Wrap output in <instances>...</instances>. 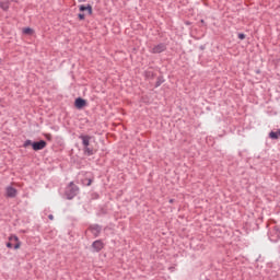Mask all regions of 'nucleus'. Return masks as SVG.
<instances>
[{
	"instance_id": "obj_1",
	"label": "nucleus",
	"mask_w": 280,
	"mask_h": 280,
	"mask_svg": "<svg viewBox=\"0 0 280 280\" xmlns=\"http://www.w3.org/2000/svg\"><path fill=\"white\" fill-rule=\"evenodd\" d=\"M79 139H81L82 141L84 154H86L88 156H93L95 152L93 151V149L89 148V145H91V136L81 135L79 136Z\"/></svg>"
},
{
	"instance_id": "obj_2",
	"label": "nucleus",
	"mask_w": 280,
	"mask_h": 280,
	"mask_svg": "<svg viewBox=\"0 0 280 280\" xmlns=\"http://www.w3.org/2000/svg\"><path fill=\"white\" fill-rule=\"evenodd\" d=\"M80 192V187L75 185L73 182H70L69 185L66 187V197L68 200H73L75 196Z\"/></svg>"
},
{
	"instance_id": "obj_3",
	"label": "nucleus",
	"mask_w": 280,
	"mask_h": 280,
	"mask_svg": "<svg viewBox=\"0 0 280 280\" xmlns=\"http://www.w3.org/2000/svg\"><path fill=\"white\" fill-rule=\"evenodd\" d=\"M45 148H47V141H45V140H39V141L33 142V150L35 152H38L39 150H45Z\"/></svg>"
},
{
	"instance_id": "obj_4",
	"label": "nucleus",
	"mask_w": 280,
	"mask_h": 280,
	"mask_svg": "<svg viewBox=\"0 0 280 280\" xmlns=\"http://www.w3.org/2000/svg\"><path fill=\"white\" fill-rule=\"evenodd\" d=\"M92 248L94 253H100L104 248V242L102 240H96L92 243Z\"/></svg>"
},
{
	"instance_id": "obj_5",
	"label": "nucleus",
	"mask_w": 280,
	"mask_h": 280,
	"mask_svg": "<svg viewBox=\"0 0 280 280\" xmlns=\"http://www.w3.org/2000/svg\"><path fill=\"white\" fill-rule=\"evenodd\" d=\"M165 49H167V46L164 43L158 44L156 46H154L151 50V52L153 54H163V51H165Z\"/></svg>"
},
{
	"instance_id": "obj_6",
	"label": "nucleus",
	"mask_w": 280,
	"mask_h": 280,
	"mask_svg": "<svg viewBox=\"0 0 280 280\" xmlns=\"http://www.w3.org/2000/svg\"><path fill=\"white\" fill-rule=\"evenodd\" d=\"M89 231L94 235V237H100V233H102V226L94 224L89 226Z\"/></svg>"
},
{
	"instance_id": "obj_7",
	"label": "nucleus",
	"mask_w": 280,
	"mask_h": 280,
	"mask_svg": "<svg viewBox=\"0 0 280 280\" xmlns=\"http://www.w3.org/2000/svg\"><path fill=\"white\" fill-rule=\"evenodd\" d=\"M7 191V198H16V194H19V190L12 186H8L5 188Z\"/></svg>"
},
{
	"instance_id": "obj_8",
	"label": "nucleus",
	"mask_w": 280,
	"mask_h": 280,
	"mask_svg": "<svg viewBox=\"0 0 280 280\" xmlns=\"http://www.w3.org/2000/svg\"><path fill=\"white\" fill-rule=\"evenodd\" d=\"M74 106L75 108H78L79 110L84 108V106H86V100L82 98V97H78L74 101Z\"/></svg>"
},
{
	"instance_id": "obj_9",
	"label": "nucleus",
	"mask_w": 280,
	"mask_h": 280,
	"mask_svg": "<svg viewBox=\"0 0 280 280\" xmlns=\"http://www.w3.org/2000/svg\"><path fill=\"white\" fill-rule=\"evenodd\" d=\"M271 240H273V242H277V240H280V228L279 226H275L273 230L271 231Z\"/></svg>"
},
{
	"instance_id": "obj_10",
	"label": "nucleus",
	"mask_w": 280,
	"mask_h": 280,
	"mask_svg": "<svg viewBox=\"0 0 280 280\" xmlns=\"http://www.w3.org/2000/svg\"><path fill=\"white\" fill-rule=\"evenodd\" d=\"M80 12H85V10L89 12V14H93V7L91 4L84 5L81 4L79 7Z\"/></svg>"
},
{
	"instance_id": "obj_11",
	"label": "nucleus",
	"mask_w": 280,
	"mask_h": 280,
	"mask_svg": "<svg viewBox=\"0 0 280 280\" xmlns=\"http://www.w3.org/2000/svg\"><path fill=\"white\" fill-rule=\"evenodd\" d=\"M144 77L147 80H154V78H156V73L152 70H147L144 71Z\"/></svg>"
},
{
	"instance_id": "obj_12",
	"label": "nucleus",
	"mask_w": 280,
	"mask_h": 280,
	"mask_svg": "<svg viewBox=\"0 0 280 280\" xmlns=\"http://www.w3.org/2000/svg\"><path fill=\"white\" fill-rule=\"evenodd\" d=\"M23 34H26L27 36H32V34H34V28L25 27L23 28Z\"/></svg>"
},
{
	"instance_id": "obj_13",
	"label": "nucleus",
	"mask_w": 280,
	"mask_h": 280,
	"mask_svg": "<svg viewBox=\"0 0 280 280\" xmlns=\"http://www.w3.org/2000/svg\"><path fill=\"white\" fill-rule=\"evenodd\" d=\"M0 8L4 11L8 12L10 10V4L8 2H1Z\"/></svg>"
},
{
	"instance_id": "obj_14",
	"label": "nucleus",
	"mask_w": 280,
	"mask_h": 280,
	"mask_svg": "<svg viewBox=\"0 0 280 280\" xmlns=\"http://www.w3.org/2000/svg\"><path fill=\"white\" fill-rule=\"evenodd\" d=\"M163 82H165V79H163V77H158V80L155 82V89H159V86H161Z\"/></svg>"
},
{
	"instance_id": "obj_15",
	"label": "nucleus",
	"mask_w": 280,
	"mask_h": 280,
	"mask_svg": "<svg viewBox=\"0 0 280 280\" xmlns=\"http://www.w3.org/2000/svg\"><path fill=\"white\" fill-rule=\"evenodd\" d=\"M34 142L32 140H26L24 141L23 143V148H28V145H32L33 147Z\"/></svg>"
},
{
	"instance_id": "obj_16",
	"label": "nucleus",
	"mask_w": 280,
	"mask_h": 280,
	"mask_svg": "<svg viewBox=\"0 0 280 280\" xmlns=\"http://www.w3.org/2000/svg\"><path fill=\"white\" fill-rule=\"evenodd\" d=\"M78 19H79V21H84V19H85L84 13H79Z\"/></svg>"
},
{
	"instance_id": "obj_17",
	"label": "nucleus",
	"mask_w": 280,
	"mask_h": 280,
	"mask_svg": "<svg viewBox=\"0 0 280 280\" xmlns=\"http://www.w3.org/2000/svg\"><path fill=\"white\" fill-rule=\"evenodd\" d=\"M238 38H240V40H244V38H246V34L240 33Z\"/></svg>"
},
{
	"instance_id": "obj_18",
	"label": "nucleus",
	"mask_w": 280,
	"mask_h": 280,
	"mask_svg": "<svg viewBox=\"0 0 280 280\" xmlns=\"http://www.w3.org/2000/svg\"><path fill=\"white\" fill-rule=\"evenodd\" d=\"M7 248H14V245H12V243L8 242L7 243Z\"/></svg>"
},
{
	"instance_id": "obj_19",
	"label": "nucleus",
	"mask_w": 280,
	"mask_h": 280,
	"mask_svg": "<svg viewBox=\"0 0 280 280\" xmlns=\"http://www.w3.org/2000/svg\"><path fill=\"white\" fill-rule=\"evenodd\" d=\"M93 183V179H88V184H86V186L88 187H91V184Z\"/></svg>"
},
{
	"instance_id": "obj_20",
	"label": "nucleus",
	"mask_w": 280,
	"mask_h": 280,
	"mask_svg": "<svg viewBox=\"0 0 280 280\" xmlns=\"http://www.w3.org/2000/svg\"><path fill=\"white\" fill-rule=\"evenodd\" d=\"M14 248H15V250H16L18 248H21V243H16V244L14 245Z\"/></svg>"
},
{
	"instance_id": "obj_21",
	"label": "nucleus",
	"mask_w": 280,
	"mask_h": 280,
	"mask_svg": "<svg viewBox=\"0 0 280 280\" xmlns=\"http://www.w3.org/2000/svg\"><path fill=\"white\" fill-rule=\"evenodd\" d=\"M12 237L15 240V242H19V236H11L9 240H12Z\"/></svg>"
},
{
	"instance_id": "obj_22",
	"label": "nucleus",
	"mask_w": 280,
	"mask_h": 280,
	"mask_svg": "<svg viewBox=\"0 0 280 280\" xmlns=\"http://www.w3.org/2000/svg\"><path fill=\"white\" fill-rule=\"evenodd\" d=\"M79 3H86V0H78Z\"/></svg>"
},
{
	"instance_id": "obj_23",
	"label": "nucleus",
	"mask_w": 280,
	"mask_h": 280,
	"mask_svg": "<svg viewBox=\"0 0 280 280\" xmlns=\"http://www.w3.org/2000/svg\"><path fill=\"white\" fill-rule=\"evenodd\" d=\"M48 218H49L50 220H54V214H49Z\"/></svg>"
},
{
	"instance_id": "obj_24",
	"label": "nucleus",
	"mask_w": 280,
	"mask_h": 280,
	"mask_svg": "<svg viewBox=\"0 0 280 280\" xmlns=\"http://www.w3.org/2000/svg\"><path fill=\"white\" fill-rule=\"evenodd\" d=\"M46 138H47V139H51V135H47Z\"/></svg>"
},
{
	"instance_id": "obj_25",
	"label": "nucleus",
	"mask_w": 280,
	"mask_h": 280,
	"mask_svg": "<svg viewBox=\"0 0 280 280\" xmlns=\"http://www.w3.org/2000/svg\"><path fill=\"white\" fill-rule=\"evenodd\" d=\"M173 202H174V199H170V203L173 205Z\"/></svg>"
}]
</instances>
